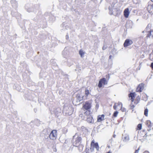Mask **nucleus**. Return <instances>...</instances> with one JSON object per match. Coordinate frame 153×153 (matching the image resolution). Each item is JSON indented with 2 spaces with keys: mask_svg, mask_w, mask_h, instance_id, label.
Instances as JSON below:
<instances>
[{
  "mask_svg": "<svg viewBox=\"0 0 153 153\" xmlns=\"http://www.w3.org/2000/svg\"><path fill=\"white\" fill-rule=\"evenodd\" d=\"M136 94L135 92H131L128 94V97L131 102L136 105L139 103L140 100V97L139 96L136 97Z\"/></svg>",
  "mask_w": 153,
  "mask_h": 153,
  "instance_id": "1",
  "label": "nucleus"
},
{
  "mask_svg": "<svg viewBox=\"0 0 153 153\" xmlns=\"http://www.w3.org/2000/svg\"><path fill=\"white\" fill-rule=\"evenodd\" d=\"M106 77L107 79L103 78L100 80L98 85L99 88H101L104 85L107 84L110 78V76L109 74L106 75Z\"/></svg>",
  "mask_w": 153,
  "mask_h": 153,
  "instance_id": "2",
  "label": "nucleus"
},
{
  "mask_svg": "<svg viewBox=\"0 0 153 153\" xmlns=\"http://www.w3.org/2000/svg\"><path fill=\"white\" fill-rule=\"evenodd\" d=\"M92 102L89 101H86L82 104V109L85 111L86 110H91L92 107Z\"/></svg>",
  "mask_w": 153,
  "mask_h": 153,
  "instance_id": "3",
  "label": "nucleus"
},
{
  "mask_svg": "<svg viewBox=\"0 0 153 153\" xmlns=\"http://www.w3.org/2000/svg\"><path fill=\"white\" fill-rule=\"evenodd\" d=\"M151 134H148V133L145 130L143 129L140 131L138 136L141 139L144 140L146 139L147 136Z\"/></svg>",
  "mask_w": 153,
  "mask_h": 153,
  "instance_id": "4",
  "label": "nucleus"
},
{
  "mask_svg": "<svg viewBox=\"0 0 153 153\" xmlns=\"http://www.w3.org/2000/svg\"><path fill=\"white\" fill-rule=\"evenodd\" d=\"M123 105L121 102H118L117 103H115L113 106V108L114 110H116L117 109V107L119 106V108H120V110L122 112L126 111V109L122 107Z\"/></svg>",
  "mask_w": 153,
  "mask_h": 153,
  "instance_id": "5",
  "label": "nucleus"
},
{
  "mask_svg": "<svg viewBox=\"0 0 153 153\" xmlns=\"http://www.w3.org/2000/svg\"><path fill=\"white\" fill-rule=\"evenodd\" d=\"M57 131L56 130H53L50 133L49 137L51 140H56L57 137Z\"/></svg>",
  "mask_w": 153,
  "mask_h": 153,
  "instance_id": "6",
  "label": "nucleus"
},
{
  "mask_svg": "<svg viewBox=\"0 0 153 153\" xmlns=\"http://www.w3.org/2000/svg\"><path fill=\"white\" fill-rule=\"evenodd\" d=\"M145 84L143 83H141L139 84L136 89V91L137 92L140 93L144 88Z\"/></svg>",
  "mask_w": 153,
  "mask_h": 153,
  "instance_id": "7",
  "label": "nucleus"
},
{
  "mask_svg": "<svg viewBox=\"0 0 153 153\" xmlns=\"http://www.w3.org/2000/svg\"><path fill=\"white\" fill-rule=\"evenodd\" d=\"M95 148L97 151H99V147L97 143H95V141L94 140L92 141L91 143V148Z\"/></svg>",
  "mask_w": 153,
  "mask_h": 153,
  "instance_id": "8",
  "label": "nucleus"
},
{
  "mask_svg": "<svg viewBox=\"0 0 153 153\" xmlns=\"http://www.w3.org/2000/svg\"><path fill=\"white\" fill-rule=\"evenodd\" d=\"M81 140L82 138L80 137H77L73 143L74 146L76 147L78 146L81 143Z\"/></svg>",
  "mask_w": 153,
  "mask_h": 153,
  "instance_id": "9",
  "label": "nucleus"
},
{
  "mask_svg": "<svg viewBox=\"0 0 153 153\" xmlns=\"http://www.w3.org/2000/svg\"><path fill=\"white\" fill-rule=\"evenodd\" d=\"M146 124L149 128L147 130L148 131L153 129V123H152L150 120H148L146 121Z\"/></svg>",
  "mask_w": 153,
  "mask_h": 153,
  "instance_id": "10",
  "label": "nucleus"
},
{
  "mask_svg": "<svg viewBox=\"0 0 153 153\" xmlns=\"http://www.w3.org/2000/svg\"><path fill=\"white\" fill-rule=\"evenodd\" d=\"M133 43V42L131 40L129 39H127L125 41V42L124 43V47L125 48L127 47L128 46L130 45H131Z\"/></svg>",
  "mask_w": 153,
  "mask_h": 153,
  "instance_id": "11",
  "label": "nucleus"
},
{
  "mask_svg": "<svg viewBox=\"0 0 153 153\" xmlns=\"http://www.w3.org/2000/svg\"><path fill=\"white\" fill-rule=\"evenodd\" d=\"M105 115L104 114L100 115L97 117V122H100L103 120L105 119Z\"/></svg>",
  "mask_w": 153,
  "mask_h": 153,
  "instance_id": "12",
  "label": "nucleus"
},
{
  "mask_svg": "<svg viewBox=\"0 0 153 153\" xmlns=\"http://www.w3.org/2000/svg\"><path fill=\"white\" fill-rule=\"evenodd\" d=\"M87 121L89 123H93L94 122V120L91 115L87 117Z\"/></svg>",
  "mask_w": 153,
  "mask_h": 153,
  "instance_id": "13",
  "label": "nucleus"
},
{
  "mask_svg": "<svg viewBox=\"0 0 153 153\" xmlns=\"http://www.w3.org/2000/svg\"><path fill=\"white\" fill-rule=\"evenodd\" d=\"M147 9L149 13H152L153 12V4H149L148 5Z\"/></svg>",
  "mask_w": 153,
  "mask_h": 153,
  "instance_id": "14",
  "label": "nucleus"
},
{
  "mask_svg": "<svg viewBox=\"0 0 153 153\" xmlns=\"http://www.w3.org/2000/svg\"><path fill=\"white\" fill-rule=\"evenodd\" d=\"M130 12L128 8L125 9L124 11V15L126 18H128L129 14Z\"/></svg>",
  "mask_w": 153,
  "mask_h": 153,
  "instance_id": "15",
  "label": "nucleus"
},
{
  "mask_svg": "<svg viewBox=\"0 0 153 153\" xmlns=\"http://www.w3.org/2000/svg\"><path fill=\"white\" fill-rule=\"evenodd\" d=\"M147 34L146 36V38L147 39L148 38H150L151 36L153 37V31L151 30H150L147 32Z\"/></svg>",
  "mask_w": 153,
  "mask_h": 153,
  "instance_id": "16",
  "label": "nucleus"
},
{
  "mask_svg": "<svg viewBox=\"0 0 153 153\" xmlns=\"http://www.w3.org/2000/svg\"><path fill=\"white\" fill-rule=\"evenodd\" d=\"M85 115L86 116H89L91 115V110H86V111L84 113Z\"/></svg>",
  "mask_w": 153,
  "mask_h": 153,
  "instance_id": "17",
  "label": "nucleus"
},
{
  "mask_svg": "<svg viewBox=\"0 0 153 153\" xmlns=\"http://www.w3.org/2000/svg\"><path fill=\"white\" fill-rule=\"evenodd\" d=\"M142 98L143 100L145 101H146L147 100V96L146 94L143 93V94Z\"/></svg>",
  "mask_w": 153,
  "mask_h": 153,
  "instance_id": "18",
  "label": "nucleus"
},
{
  "mask_svg": "<svg viewBox=\"0 0 153 153\" xmlns=\"http://www.w3.org/2000/svg\"><path fill=\"white\" fill-rule=\"evenodd\" d=\"M76 97L79 100V101L82 100L83 99L82 97H81L80 95L79 94H77Z\"/></svg>",
  "mask_w": 153,
  "mask_h": 153,
  "instance_id": "19",
  "label": "nucleus"
},
{
  "mask_svg": "<svg viewBox=\"0 0 153 153\" xmlns=\"http://www.w3.org/2000/svg\"><path fill=\"white\" fill-rule=\"evenodd\" d=\"M79 54L81 57H82L84 55V52L82 50H80L79 52Z\"/></svg>",
  "mask_w": 153,
  "mask_h": 153,
  "instance_id": "20",
  "label": "nucleus"
},
{
  "mask_svg": "<svg viewBox=\"0 0 153 153\" xmlns=\"http://www.w3.org/2000/svg\"><path fill=\"white\" fill-rule=\"evenodd\" d=\"M90 94V93L89 90L87 89H85V94L86 95V96L88 97V95H89Z\"/></svg>",
  "mask_w": 153,
  "mask_h": 153,
  "instance_id": "21",
  "label": "nucleus"
},
{
  "mask_svg": "<svg viewBox=\"0 0 153 153\" xmlns=\"http://www.w3.org/2000/svg\"><path fill=\"white\" fill-rule=\"evenodd\" d=\"M148 110L147 108H146L145 109L144 112V115L146 117H147L148 116Z\"/></svg>",
  "mask_w": 153,
  "mask_h": 153,
  "instance_id": "22",
  "label": "nucleus"
},
{
  "mask_svg": "<svg viewBox=\"0 0 153 153\" xmlns=\"http://www.w3.org/2000/svg\"><path fill=\"white\" fill-rule=\"evenodd\" d=\"M142 127V125L141 124H139L137 126V130H140L141 129Z\"/></svg>",
  "mask_w": 153,
  "mask_h": 153,
  "instance_id": "23",
  "label": "nucleus"
},
{
  "mask_svg": "<svg viewBox=\"0 0 153 153\" xmlns=\"http://www.w3.org/2000/svg\"><path fill=\"white\" fill-rule=\"evenodd\" d=\"M129 107L130 109L132 110V111H134V109L135 107V105L131 103V104L130 105Z\"/></svg>",
  "mask_w": 153,
  "mask_h": 153,
  "instance_id": "24",
  "label": "nucleus"
},
{
  "mask_svg": "<svg viewBox=\"0 0 153 153\" xmlns=\"http://www.w3.org/2000/svg\"><path fill=\"white\" fill-rule=\"evenodd\" d=\"M118 112L117 111L114 112L113 114V116L114 117H116L117 116Z\"/></svg>",
  "mask_w": 153,
  "mask_h": 153,
  "instance_id": "25",
  "label": "nucleus"
},
{
  "mask_svg": "<svg viewBox=\"0 0 153 153\" xmlns=\"http://www.w3.org/2000/svg\"><path fill=\"white\" fill-rule=\"evenodd\" d=\"M140 149V147H139L138 148V149H137L136 150H135V151L134 153H139V151Z\"/></svg>",
  "mask_w": 153,
  "mask_h": 153,
  "instance_id": "26",
  "label": "nucleus"
},
{
  "mask_svg": "<svg viewBox=\"0 0 153 153\" xmlns=\"http://www.w3.org/2000/svg\"><path fill=\"white\" fill-rule=\"evenodd\" d=\"M150 67L153 71V62L151 63Z\"/></svg>",
  "mask_w": 153,
  "mask_h": 153,
  "instance_id": "27",
  "label": "nucleus"
},
{
  "mask_svg": "<svg viewBox=\"0 0 153 153\" xmlns=\"http://www.w3.org/2000/svg\"><path fill=\"white\" fill-rule=\"evenodd\" d=\"M143 153H149V151H145Z\"/></svg>",
  "mask_w": 153,
  "mask_h": 153,
  "instance_id": "28",
  "label": "nucleus"
},
{
  "mask_svg": "<svg viewBox=\"0 0 153 153\" xmlns=\"http://www.w3.org/2000/svg\"><path fill=\"white\" fill-rule=\"evenodd\" d=\"M105 153H112L111 151H109L108 152H106Z\"/></svg>",
  "mask_w": 153,
  "mask_h": 153,
  "instance_id": "29",
  "label": "nucleus"
},
{
  "mask_svg": "<svg viewBox=\"0 0 153 153\" xmlns=\"http://www.w3.org/2000/svg\"><path fill=\"white\" fill-rule=\"evenodd\" d=\"M86 153H89V149H88V151H87V150H86Z\"/></svg>",
  "mask_w": 153,
  "mask_h": 153,
  "instance_id": "30",
  "label": "nucleus"
},
{
  "mask_svg": "<svg viewBox=\"0 0 153 153\" xmlns=\"http://www.w3.org/2000/svg\"><path fill=\"white\" fill-rule=\"evenodd\" d=\"M116 135L115 134H114L113 135V137L114 138H115L116 137Z\"/></svg>",
  "mask_w": 153,
  "mask_h": 153,
  "instance_id": "31",
  "label": "nucleus"
},
{
  "mask_svg": "<svg viewBox=\"0 0 153 153\" xmlns=\"http://www.w3.org/2000/svg\"><path fill=\"white\" fill-rule=\"evenodd\" d=\"M120 109V108H119V106H118L117 107V109Z\"/></svg>",
  "mask_w": 153,
  "mask_h": 153,
  "instance_id": "32",
  "label": "nucleus"
},
{
  "mask_svg": "<svg viewBox=\"0 0 153 153\" xmlns=\"http://www.w3.org/2000/svg\"><path fill=\"white\" fill-rule=\"evenodd\" d=\"M152 2H153V0H151Z\"/></svg>",
  "mask_w": 153,
  "mask_h": 153,
  "instance_id": "33",
  "label": "nucleus"
},
{
  "mask_svg": "<svg viewBox=\"0 0 153 153\" xmlns=\"http://www.w3.org/2000/svg\"><path fill=\"white\" fill-rule=\"evenodd\" d=\"M104 48H103L102 49L104 50Z\"/></svg>",
  "mask_w": 153,
  "mask_h": 153,
  "instance_id": "34",
  "label": "nucleus"
},
{
  "mask_svg": "<svg viewBox=\"0 0 153 153\" xmlns=\"http://www.w3.org/2000/svg\"><path fill=\"white\" fill-rule=\"evenodd\" d=\"M104 48H103L102 49L104 50Z\"/></svg>",
  "mask_w": 153,
  "mask_h": 153,
  "instance_id": "35",
  "label": "nucleus"
},
{
  "mask_svg": "<svg viewBox=\"0 0 153 153\" xmlns=\"http://www.w3.org/2000/svg\"><path fill=\"white\" fill-rule=\"evenodd\" d=\"M152 60V61H153V59H152V60Z\"/></svg>",
  "mask_w": 153,
  "mask_h": 153,
  "instance_id": "36",
  "label": "nucleus"
}]
</instances>
